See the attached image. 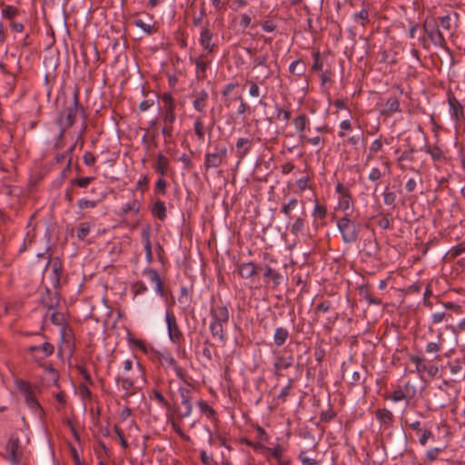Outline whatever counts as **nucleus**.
<instances>
[{"label":"nucleus","mask_w":465,"mask_h":465,"mask_svg":"<svg viewBox=\"0 0 465 465\" xmlns=\"http://www.w3.org/2000/svg\"><path fill=\"white\" fill-rule=\"evenodd\" d=\"M79 106V92H74V97L65 109L60 113L58 124L64 132L66 128L71 127L75 121L76 114Z\"/></svg>","instance_id":"obj_3"},{"label":"nucleus","mask_w":465,"mask_h":465,"mask_svg":"<svg viewBox=\"0 0 465 465\" xmlns=\"http://www.w3.org/2000/svg\"><path fill=\"white\" fill-rule=\"evenodd\" d=\"M227 147L225 145L215 143L213 152L207 153L204 157V167L213 169L221 166L227 159Z\"/></svg>","instance_id":"obj_4"},{"label":"nucleus","mask_w":465,"mask_h":465,"mask_svg":"<svg viewBox=\"0 0 465 465\" xmlns=\"http://www.w3.org/2000/svg\"><path fill=\"white\" fill-rule=\"evenodd\" d=\"M212 346H213V344L208 340H206L203 342V348L202 350L203 357L205 358L209 361L213 358Z\"/></svg>","instance_id":"obj_63"},{"label":"nucleus","mask_w":465,"mask_h":465,"mask_svg":"<svg viewBox=\"0 0 465 465\" xmlns=\"http://www.w3.org/2000/svg\"><path fill=\"white\" fill-rule=\"evenodd\" d=\"M116 382L121 385L124 391V397H130L135 393L134 381L126 377H117Z\"/></svg>","instance_id":"obj_28"},{"label":"nucleus","mask_w":465,"mask_h":465,"mask_svg":"<svg viewBox=\"0 0 465 465\" xmlns=\"http://www.w3.org/2000/svg\"><path fill=\"white\" fill-rule=\"evenodd\" d=\"M158 360L163 367L165 369H172L179 379H181L185 383H188L186 381L185 370L178 365L176 360L171 353H161L158 357Z\"/></svg>","instance_id":"obj_6"},{"label":"nucleus","mask_w":465,"mask_h":465,"mask_svg":"<svg viewBox=\"0 0 465 465\" xmlns=\"http://www.w3.org/2000/svg\"><path fill=\"white\" fill-rule=\"evenodd\" d=\"M298 459L302 465H319V461L307 456L306 450H301Z\"/></svg>","instance_id":"obj_52"},{"label":"nucleus","mask_w":465,"mask_h":465,"mask_svg":"<svg viewBox=\"0 0 465 465\" xmlns=\"http://www.w3.org/2000/svg\"><path fill=\"white\" fill-rule=\"evenodd\" d=\"M293 362L294 357L292 354H290L286 357L283 355H277L273 363L275 376L280 377L282 375V371L291 368Z\"/></svg>","instance_id":"obj_19"},{"label":"nucleus","mask_w":465,"mask_h":465,"mask_svg":"<svg viewBox=\"0 0 465 465\" xmlns=\"http://www.w3.org/2000/svg\"><path fill=\"white\" fill-rule=\"evenodd\" d=\"M148 185H149V178L146 175H143L137 181L135 189L140 190L143 194L148 189Z\"/></svg>","instance_id":"obj_61"},{"label":"nucleus","mask_w":465,"mask_h":465,"mask_svg":"<svg viewBox=\"0 0 465 465\" xmlns=\"http://www.w3.org/2000/svg\"><path fill=\"white\" fill-rule=\"evenodd\" d=\"M396 201V193L394 192L385 191L383 193V202L386 205L392 206L394 208Z\"/></svg>","instance_id":"obj_62"},{"label":"nucleus","mask_w":465,"mask_h":465,"mask_svg":"<svg viewBox=\"0 0 465 465\" xmlns=\"http://www.w3.org/2000/svg\"><path fill=\"white\" fill-rule=\"evenodd\" d=\"M8 459L13 465H19L21 461L22 451L20 450V442L18 439H10L6 444Z\"/></svg>","instance_id":"obj_18"},{"label":"nucleus","mask_w":465,"mask_h":465,"mask_svg":"<svg viewBox=\"0 0 465 465\" xmlns=\"http://www.w3.org/2000/svg\"><path fill=\"white\" fill-rule=\"evenodd\" d=\"M414 152V148L412 146H410L408 149L401 153V154L397 158V161L399 167L401 170L416 171L420 174L419 171H417L414 166L409 164L415 162Z\"/></svg>","instance_id":"obj_16"},{"label":"nucleus","mask_w":465,"mask_h":465,"mask_svg":"<svg viewBox=\"0 0 465 465\" xmlns=\"http://www.w3.org/2000/svg\"><path fill=\"white\" fill-rule=\"evenodd\" d=\"M289 71L298 76L303 75L305 73V64L302 60H295L290 64Z\"/></svg>","instance_id":"obj_40"},{"label":"nucleus","mask_w":465,"mask_h":465,"mask_svg":"<svg viewBox=\"0 0 465 465\" xmlns=\"http://www.w3.org/2000/svg\"><path fill=\"white\" fill-rule=\"evenodd\" d=\"M252 141L249 138L241 137L236 142V155L239 159H242L250 151Z\"/></svg>","instance_id":"obj_24"},{"label":"nucleus","mask_w":465,"mask_h":465,"mask_svg":"<svg viewBox=\"0 0 465 465\" xmlns=\"http://www.w3.org/2000/svg\"><path fill=\"white\" fill-rule=\"evenodd\" d=\"M312 216L315 219H324L327 216V208L324 205L316 203L312 211Z\"/></svg>","instance_id":"obj_46"},{"label":"nucleus","mask_w":465,"mask_h":465,"mask_svg":"<svg viewBox=\"0 0 465 465\" xmlns=\"http://www.w3.org/2000/svg\"><path fill=\"white\" fill-rule=\"evenodd\" d=\"M168 166H169L168 158L162 153H159L156 156L155 162L153 164V168L161 176H164L167 173Z\"/></svg>","instance_id":"obj_25"},{"label":"nucleus","mask_w":465,"mask_h":465,"mask_svg":"<svg viewBox=\"0 0 465 465\" xmlns=\"http://www.w3.org/2000/svg\"><path fill=\"white\" fill-rule=\"evenodd\" d=\"M210 332L214 339H217L222 343H224L227 340L226 328L215 323L210 322Z\"/></svg>","instance_id":"obj_27"},{"label":"nucleus","mask_w":465,"mask_h":465,"mask_svg":"<svg viewBox=\"0 0 465 465\" xmlns=\"http://www.w3.org/2000/svg\"><path fill=\"white\" fill-rule=\"evenodd\" d=\"M447 365L455 381L465 379V354H461L460 357L449 361Z\"/></svg>","instance_id":"obj_11"},{"label":"nucleus","mask_w":465,"mask_h":465,"mask_svg":"<svg viewBox=\"0 0 465 465\" xmlns=\"http://www.w3.org/2000/svg\"><path fill=\"white\" fill-rule=\"evenodd\" d=\"M450 389L453 388L447 381H444L442 385L438 387L434 396L436 398V404L439 408L448 407L456 398V395L453 396L449 392Z\"/></svg>","instance_id":"obj_8"},{"label":"nucleus","mask_w":465,"mask_h":465,"mask_svg":"<svg viewBox=\"0 0 465 465\" xmlns=\"http://www.w3.org/2000/svg\"><path fill=\"white\" fill-rule=\"evenodd\" d=\"M385 399H389L393 402L405 401L407 405L410 402V397L400 386L396 390L391 391V393L389 396H385Z\"/></svg>","instance_id":"obj_33"},{"label":"nucleus","mask_w":465,"mask_h":465,"mask_svg":"<svg viewBox=\"0 0 465 465\" xmlns=\"http://www.w3.org/2000/svg\"><path fill=\"white\" fill-rule=\"evenodd\" d=\"M211 319H230L228 307L223 303L212 305L210 310Z\"/></svg>","instance_id":"obj_23"},{"label":"nucleus","mask_w":465,"mask_h":465,"mask_svg":"<svg viewBox=\"0 0 465 465\" xmlns=\"http://www.w3.org/2000/svg\"><path fill=\"white\" fill-rule=\"evenodd\" d=\"M27 351L35 361H40L51 356L54 351V347L50 342L45 341L42 345L30 346Z\"/></svg>","instance_id":"obj_10"},{"label":"nucleus","mask_w":465,"mask_h":465,"mask_svg":"<svg viewBox=\"0 0 465 465\" xmlns=\"http://www.w3.org/2000/svg\"><path fill=\"white\" fill-rule=\"evenodd\" d=\"M200 458L203 465H218V463L214 460L213 455L208 454L206 450H201Z\"/></svg>","instance_id":"obj_57"},{"label":"nucleus","mask_w":465,"mask_h":465,"mask_svg":"<svg viewBox=\"0 0 465 465\" xmlns=\"http://www.w3.org/2000/svg\"><path fill=\"white\" fill-rule=\"evenodd\" d=\"M213 33L208 27H203L199 37V43L203 49V54H212L214 52L216 45L213 42Z\"/></svg>","instance_id":"obj_13"},{"label":"nucleus","mask_w":465,"mask_h":465,"mask_svg":"<svg viewBox=\"0 0 465 465\" xmlns=\"http://www.w3.org/2000/svg\"><path fill=\"white\" fill-rule=\"evenodd\" d=\"M104 197L105 195L102 193L98 198L93 200L82 198L78 200L77 206L80 210L94 209L104 199Z\"/></svg>","instance_id":"obj_31"},{"label":"nucleus","mask_w":465,"mask_h":465,"mask_svg":"<svg viewBox=\"0 0 465 465\" xmlns=\"http://www.w3.org/2000/svg\"><path fill=\"white\" fill-rule=\"evenodd\" d=\"M352 20L356 24H360L362 27L370 23V14L367 8H362L361 11L352 15Z\"/></svg>","instance_id":"obj_34"},{"label":"nucleus","mask_w":465,"mask_h":465,"mask_svg":"<svg viewBox=\"0 0 465 465\" xmlns=\"http://www.w3.org/2000/svg\"><path fill=\"white\" fill-rule=\"evenodd\" d=\"M193 130L199 141L204 140V124L201 117H196L193 123Z\"/></svg>","instance_id":"obj_44"},{"label":"nucleus","mask_w":465,"mask_h":465,"mask_svg":"<svg viewBox=\"0 0 465 465\" xmlns=\"http://www.w3.org/2000/svg\"><path fill=\"white\" fill-rule=\"evenodd\" d=\"M258 267L252 262L238 264L237 272L242 279H249L256 274Z\"/></svg>","instance_id":"obj_22"},{"label":"nucleus","mask_w":465,"mask_h":465,"mask_svg":"<svg viewBox=\"0 0 465 465\" xmlns=\"http://www.w3.org/2000/svg\"><path fill=\"white\" fill-rule=\"evenodd\" d=\"M305 228V219L302 216L297 217L292 224L291 232L292 234L297 236L301 232L304 231Z\"/></svg>","instance_id":"obj_39"},{"label":"nucleus","mask_w":465,"mask_h":465,"mask_svg":"<svg viewBox=\"0 0 465 465\" xmlns=\"http://www.w3.org/2000/svg\"><path fill=\"white\" fill-rule=\"evenodd\" d=\"M140 203L137 200L134 199L133 201L123 205L121 209V213L122 215H126L129 212H133L134 213L137 214L140 211Z\"/></svg>","instance_id":"obj_38"},{"label":"nucleus","mask_w":465,"mask_h":465,"mask_svg":"<svg viewBox=\"0 0 465 465\" xmlns=\"http://www.w3.org/2000/svg\"><path fill=\"white\" fill-rule=\"evenodd\" d=\"M337 227L344 243L351 244L358 241L359 225L354 221L347 216L341 217L337 222Z\"/></svg>","instance_id":"obj_1"},{"label":"nucleus","mask_w":465,"mask_h":465,"mask_svg":"<svg viewBox=\"0 0 465 465\" xmlns=\"http://www.w3.org/2000/svg\"><path fill=\"white\" fill-rule=\"evenodd\" d=\"M194 100L193 102V108L200 112V113H205V108L207 106V101H208V93L204 90H202L200 92H197L193 94Z\"/></svg>","instance_id":"obj_21"},{"label":"nucleus","mask_w":465,"mask_h":465,"mask_svg":"<svg viewBox=\"0 0 465 465\" xmlns=\"http://www.w3.org/2000/svg\"><path fill=\"white\" fill-rule=\"evenodd\" d=\"M447 100L450 106V114L453 121L459 123L465 119L464 108L452 92H448Z\"/></svg>","instance_id":"obj_9"},{"label":"nucleus","mask_w":465,"mask_h":465,"mask_svg":"<svg viewBox=\"0 0 465 465\" xmlns=\"http://www.w3.org/2000/svg\"><path fill=\"white\" fill-rule=\"evenodd\" d=\"M410 361L411 363L415 364L416 371L418 372H425V370L427 369V363L424 358L419 355H411Z\"/></svg>","instance_id":"obj_41"},{"label":"nucleus","mask_w":465,"mask_h":465,"mask_svg":"<svg viewBox=\"0 0 465 465\" xmlns=\"http://www.w3.org/2000/svg\"><path fill=\"white\" fill-rule=\"evenodd\" d=\"M165 320L167 323L169 339L174 344L180 345L183 336L177 324L175 316L172 312H166Z\"/></svg>","instance_id":"obj_7"},{"label":"nucleus","mask_w":465,"mask_h":465,"mask_svg":"<svg viewBox=\"0 0 465 465\" xmlns=\"http://www.w3.org/2000/svg\"><path fill=\"white\" fill-rule=\"evenodd\" d=\"M437 22L439 26H440L442 29L450 33V36L454 35V32L452 31V17L450 16V15H446L439 17L437 19Z\"/></svg>","instance_id":"obj_37"},{"label":"nucleus","mask_w":465,"mask_h":465,"mask_svg":"<svg viewBox=\"0 0 465 465\" xmlns=\"http://www.w3.org/2000/svg\"><path fill=\"white\" fill-rule=\"evenodd\" d=\"M91 231L89 223H81L76 231V236L79 240H84Z\"/></svg>","instance_id":"obj_45"},{"label":"nucleus","mask_w":465,"mask_h":465,"mask_svg":"<svg viewBox=\"0 0 465 465\" xmlns=\"http://www.w3.org/2000/svg\"><path fill=\"white\" fill-rule=\"evenodd\" d=\"M374 413L376 420L380 422L381 430H388L392 426L394 415L389 409L380 408Z\"/></svg>","instance_id":"obj_17"},{"label":"nucleus","mask_w":465,"mask_h":465,"mask_svg":"<svg viewBox=\"0 0 465 465\" xmlns=\"http://www.w3.org/2000/svg\"><path fill=\"white\" fill-rule=\"evenodd\" d=\"M131 289L134 296L143 294L144 292H147V286L142 281H137L134 282L131 286Z\"/></svg>","instance_id":"obj_48"},{"label":"nucleus","mask_w":465,"mask_h":465,"mask_svg":"<svg viewBox=\"0 0 465 465\" xmlns=\"http://www.w3.org/2000/svg\"><path fill=\"white\" fill-rule=\"evenodd\" d=\"M400 102L397 97H390L385 104L384 108L381 111V114H384L386 116H391L394 113L400 112Z\"/></svg>","instance_id":"obj_26"},{"label":"nucleus","mask_w":465,"mask_h":465,"mask_svg":"<svg viewBox=\"0 0 465 465\" xmlns=\"http://www.w3.org/2000/svg\"><path fill=\"white\" fill-rule=\"evenodd\" d=\"M143 275L147 277L149 281L154 284L155 292L161 296H165V291H164V283L163 280L161 279L158 272L153 268H145L143 271Z\"/></svg>","instance_id":"obj_14"},{"label":"nucleus","mask_w":465,"mask_h":465,"mask_svg":"<svg viewBox=\"0 0 465 465\" xmlns=\"http://www.w3.org/2000/svg\"><path fill=\"white\" fill-rule=\"evenodd\" d=\"M422 27L431 44H433L435 46L449 51L446 39L442 32L439 29V25L435 18H426Z\"/></svg>","instance_id":"obj_2"},{"label":"nucleus","mask_w":465,"mask_h":465,"mask_svg":"<svg viewBox=\"0 0 465 465\" xmlns=\"http://www.w3.org/2000/svg\"><path fill=\"white\" fill-rule=\"evenodd\" d=\"M438 340L439 341L438 342H429L427 343L426 347H425V351L427 353H438L440 349H441V345H442V340H443V336H442V333L440 332L438 334Z\"/></svg>","instance_id":"obj_43"},{"label":"nucleus","mask_w":465,"mask_h":465,"mask_svg":"<svg viewBox=\"0 0 465 465\" xmlns=\"http://www.w3.org/2000/svg\"><path fill=\"white\" fill-rule=\"evenodd\" d=\"M290 337L289 331L283 327H277L273 335V342L277 347H281Z\"/></svg>","instance_id":"obj_29"},{"label":"nucleus","mask_w":465,"mask_h":465,"mask_svg":"<svg viewBox=\"0 0 465 465\" xmlns=\"http://www.w3.org/2000/svg\"><path fill=\"white\" fill-rule=\"evenodd\" d=\"M299 201L297 198H291L287 203H283L281 208V213L287 218L292 217V211L297 208Z\"/></svg>","instance_id":"obj_36"},{"label":"nucleus","mask_w":465,"mask_h":465,"mask_svg":"<svg viewBox=\"0 0 465 465\" xmlns=\"http://www.w3.org/2000/svg\"><path fill=\"white\" fill-rule=\"evenodd\" d=\"M153 398L159 403V405H161L162 407H164L167 410H171V408H172L171 404L168 402V401L164 398V396L160 391H158L157 390L154 389L153 391Z\"/></svg>","instance_id":"obj_50"},{"label":"nucleus","mask_w":465,"mask_h":465,"mask_svg":"<svg viewBox=\"0 0 465 465\" xmlns=\"http://www.w3.org/2000/svg\"><path fill=\"white\" fill-rule=\"evenodd\" d=\"M94 180L93 176L81 177L72 180V183L77 185L81 188H85L89 183H91Z\"/></svg>","instance_id":"obj_56"},{"label":"nucleus","mask_w":465,"mask_h":465,"mask_svg":"<svg viewBox=\"0 0 465 465\" xmlns=\"http://www.w3.org/2000/svg\"><path fill=\"white\" fill-rule=\"evenodd\" d=\"M292 380H289L288 384L283 387L278 395L277 399L280 400L282 402H285L287 400V397L290 395L291 390L292 388Z\"/></svg>","instance_id":"obj_55"},{"label":"nucleus","mask_w":465,"mask_h":465,"mask_svg":"<svg viewBox=\"0 0 465 465\" xmlns=\"http://www.w3.org/2000/svg\"><path fill=\"white\" fill-rule=\"evenodd\" d=\"M292 123L294 124L295 130L299 134L300 140H305L306 135L304 134V132L310 123L309 118L306 116V114H301L293 119Z\"/></svg>","instance_id":"obj_20"},{"label":"nucleus","mask_w":465,"mask_h":465,"mask_svg":"<svg viewBox=\"0 0 465 465\" xmlns=\"http://www.w3.org/2000/svg\"><path fill=\"white\" fill-rule=\"evenodd\" d=\"M176 120L175 107H163V124H174Z\"/></svg>","instance_id":"obj_42"},{"label":"nucleus","mask_w":465,"mask_h":465,"mask_svg":"<svg viewBox=\"0 0 465 465\" xmlns=\"http://www.w3.org/2000/svg\"><path fill=\"white\" fill-rule=\"evenodd\" d=\"M422 150L424 152H426L427 153H429L431 156L433 161H441V160L445 159L443 151L436 145H434V146L425 145L422 148Z\"/></svg>","instance_id":"obj_35"},{"label":"nucleus","mask_w":465,"mask_h":465,"mask_svg":"<svg viewBox=\"0 0 465 465\" xmlns=\"http://www.w3.org/2000/svg\"><path fill=\"white\" fill-rule=\"evenodd\" d=\"M52 266V284L54 287H57L60 282V276L62 273V264L58 259H54L51 262Z\"/></svg>","instance_id":"obj_32"},{"label":"nucleus","mask_w":465,"mask_h":465,"mask_svg":"<svg viewBox=\"0 0 465 465\" xmlns=\"http://www.w3.org/2000/svg\"><path fill=\"white\" fill-rule=\"evenodd\" d=\"M50 319L53 324L57 326H64L65 320L62 312L54 311L51 314Z\"/></svg>","instance_id":"obj_53"},{"label":"nucleus","mask_w":465,"mask_h":465,"mask_svg":"<svg viewBox=\"0 0 465 465\" xmlns=\"http://www.w3.org/2000/svg\"><path fill=\"white\" fill-rule=\"evenodd\" d=\"M209 54H202L198 57H190V61L195 64L196 78L198 80H204L207 77V69L209 68L212 60H208Z\"/></svg>","instance_id":"obj_12"},{"label":"nucleus","mask_w":465,"mask_h":465,"mask_svg":"<svg viewBox=\"0 0 465 465\" xmlns=\"http://www.w3.org/2000/svg\"><path fill=\"white\" fill-rule=\"evenodd\" d=\"M352 203L351 195H348L345 197H339V207L343 211L347 212Z\"/></svg>","instance_id":"obj_58"},{"label":"nucleus","mask_w":465,"mask_h":465,"mask_svg":"<svg viewBox=\"0 0 465 465\" xmlns=\"http://www.w3.org/2000/svg\"><path fill=\"white\" fill-rule=\"evenodd\" d=\"M260 25L262 30L265 32H273L277 28V24L272 19H266L262 21Z\"/></svg>","instance_id":"obj_64"},{"label":"nucleus","mask_w":465,"mask_h":465,"mask_svg":"<svg viewBox=\"0 0 465 465\" xmlns=\"http://www.w3.org/2000/svg\"><path fill=\"white\" fill-rule=\"evenodd\" d=\"M178 392L182 400V405L183 406V410L180 412V417L187 418L193 411V404L191 401L192 390L187 387H180Z\"/></svg>","instance_id":"obj_15"},{"label":"nucleus","mask_w":465,"mask_h":465,"mask_svg":"<svg viewBox=\"0 0 465 465\" xmlns=\"http://www.w3.org/2000/svg\"><path fill=\"white\" fill-rule=\"evenodd\" d=\"M198 407L203 414H205L208 418H213L215 415V411L213 407H211L206 401H199Z\"/></svg>","instance_id":"obj_47"},{"label":"nucleus","mask_w":465,"mask_h":465,"mask_svg":"<svg viewBox=\"0 0 465 465\" xmlns=\"http://www.w3.org/2000/svg\"><path fill=\"white\" fill-rule=\"evenodd\" d=\"M266 451H268L276 460H280L283 454V449L279 444L272 448L267 447Z\"/></svg>","instance_id":"obj_59"},{"label":"nucleus","mask_w":465,"mask_h":465,"mask_svg":"<svg viewBox=\"0 0 465 465\" xmlns=\"http://www.w3.org/2000/svg\"><path fill=\"white\" fill-rule=\"evenodd\" d=\"M360 293L369 302L370 304L379 305L381 303V301L379 298L372 297L368 288L361 287Z\"/></svg>","instance_id":"obj_51"},{"label":"nucleus","mask_w":465,"mask_h":465,"mask_svg":"<svg viewBox=\"0 0 465 465\" xmlns=\"http://www.w3.org/2000/svg\"><path fill=\"white\" fill-rule=\"evenodd\" d=\"M276 119L279 121L288 122L291 118V112L289 110L282 109L279 105L275 106Z\"/></svg>","instance_id":"obj_49"},{"label":"nucleus","mask_w":465,"mask_h":465,"mask_svg":"<svg viewBox=\"0 0 465 465\" xmlns=\"http://www.w3.org/2000/svg\"><path fill=\"white\" fill-rule=\"evenodd\" d=\"M382 141L381 139H376L372 142L371 145L370 146V153L367 156V160H370L371 158V155L380 152L382 148Z\"/></svg>","instance_id":"obj_60"},{"label":"nucleus","mask_w":465,"mask_h":465,"mask_svg":"<svg viewBox=\"0 0 465 465\" xmlns=\"http://www.w3.org/2000/svg\"><path fill=\"white\" fill-rule=\"evenodd\" d=\"M18 390L24 394L25 403L34 411L43 412V408L39 401L36 400L35 393L36 387H33L29 382L25 381H19L17 382Z\"/></svg>","instance_id":"obj_5"},{"label":"nucleus","mask_w":465,"mask_h":465,"mask_svg":"<svg viewBox=\"0 0 465 465\" xmlns=\"http://www.w3.org/2000/svg\"><path fill=\"white\" fill-rule=\"evenodd\" d=\"M151 212L153 216L163 221L167 216L165 203L162 200L155 201Z\"/></svg>","instance_id":"obj_30"},{"label":"nucleus","mask_w":465,"mask_h":465,"mask_svg":"<svg viewBox=\"0 0 465 465\" xmlns=\"http://www.w3.org/2000/svg\"><path fill=\"white\" fill-rule=\"evenodd\" d=\"M162 133L165 138V142H170L173 138V124H163Z\"/></svg>","instance_id":"obj_54"}]
</instances>
